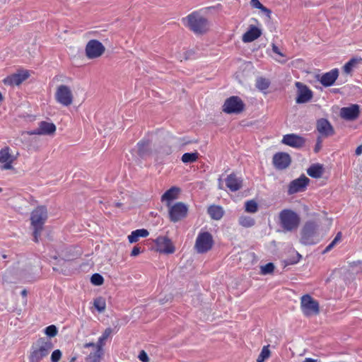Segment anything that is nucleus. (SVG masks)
Masks as SVG:
<instances>
[{
    "instance_id": "5701e85b",
    "label": "nucleus",
    "mask_w": 362,
    "mask_h": 362,
    "mask_svg": "<svg viewBox=\"0 0 362 362\" xmlns=\"http://www.w3.org/2000/svg\"><path fill=\"white\" fill-rule=\"evenodd\" d=\"M339 76L337 69H334L329 72L324 74L320 80V83L325 87L330 86L334 84Z\"/></svg>"
},
{
    "instance_id": "052dcab7",
    "label": "nucleus",
    "mask_w": 362,
    "mask_h": 362,
    "mask_svg": "<svg viewBox=\"0 0 362 362\" xmlns=\"http://www.w3.org/2000/svg\"><path fill=\"white\" fill-rule=\"evenodd\" d=\"M2 192V189H1V188H0V192Z\"/></svg>"
},
{
    "instance_id": "a18cd8bd",
    "label": "nucleus",
    "mask_w": 362,
    "mask_h": 362,
    "mask_svg": "<svg viewBox=\"0 0 362 362\" xmlns=\"http://www.w3.org/2000/svg\"><path fill=\"white\" fill-rule=\"evenodd\" d=\"M139 358L142 362H148L149 358L144 351H141L139 354Z\"/></svg>"
},
{
    "instance_id": "f704fd0d",
    "label": "nucleus",
    "mask_w": 362,
    "mask_h": 362,
    "mask_svg": "<svg viewBox=\"0 0 362 362\" xmlns=\"http://www.w3.org/2000/svg\"><path fill=\"white\" fill-rule=\"evenodd\" d=\"M239 223L243 227L249 228L255 225V221L253 218L247 216H242L239 218Z\"/></svg>"
},
{
    "instance_id": "79ce46f5",
    "label": "nucleus",
    "mask_w": 362,
    "mask_h": 362,
    "mask_svg": "<svg viewBox=\"0 0 362 362\" xmlns=\"http://www.w3.org/2000/svg\"><path fill=\"white\" fill-rule=\"evenodd\" d=\"M45 333L47 337H53L57 335V329L55 325H52L45 328Z\"/></svg>"
},
{
    "instance_id": "dca6fc26",
    "label": "nucleus",
    "mask_w": 362,
    "mask_h": 362,
    "mask_svg": "<svg viewBox=\"0 0 362 362\" xmlns=\"http://www.w3.org/2000/svg\"><path fill=\"white\" fill-rule=\"evenodd\" d=\"M155 243L157 246V250L160 253L173 254L175 252V247L170 239L168 237L159 236L156 239Z\"/></svg>"
},
{
    "instance_id": "ddd939ff",
    "label": "nucleus",
    "mask_w": 362,
    "mask_h": 362,
    "mask_svg": "<svg viewBox=\"0 0 362 362\" xmlns=\"http://www.w3.org/2000/svg\"><path fill=\"white\" fill-rule=\"evenodd\" d=\"M11 149L8 146H5L0 150V168L1 170L13 169L12 163L16 159L17 156L11 155Z\"/></svg>"
},
{
    "instance_id": "4468645a",
    "label": "nucleus",
    "mask_w": 362,
    "mask_h": 362,
    "mask_svg": "<svg viewBox=\"0 0 362 362\" xmlns=\"http://www.w3.org/2000/svg\"><path fill=\"white\" fill-rule=\"evenodd\" d=\"M56 126L52 122L41 121L38 127L28 132L29 135H54L56 132Z\"/></svg>"
},
{
    "instance_id": "49530a36",
    "label": "nucleus",
    "mask_w": 362,
    "mask_h": 362,
    "mask_svg": "<svg viewBox=\"0 0 362 362\" xmlns=\"http://www.w3.org/2000/svg\"><path fill=\"white\" fill-rule=\"evenodd\" d=\"M250 5L252 7L256 8H259L260 10H261V8L263 6V5L260 3V1L259 0H251L250 1Z\"/></svg>"
},
{
    "instance_id": "6e6d98bb",
    "label": "nucleus",
    "mask_w": 362,
    "mask_h": 362,
    "mask_svg": "<svg viewBox=\"0 0 362 362\" xmlns=\"http://www.w3.org/2000/svg\"><path fill=\"white\" fill-rule=\"evenodd\" d=\"M21 293L22 296H23V297H26V296H27V293H28V292H27V291H26L25 289H23V290L21 291Z\"/></svg>"
},
{
    "instance_id": "ea45409f",
    "label": "nucleus",
    "mask_w": 362,
    "mask_h": 362,
    "mask_svg": "<svg viewBox=\"0 0 362 362\" xmlns=\"http://www.w3.org/2000/svg\"><path fill=\"white\" fill-rule=\"evenodd\" d=\"M90 282L95 286H100L104 282V279L100 274H93L90 278Z\"/></svg>"
},
{
    "instance_id": "603ef678",
    "label": "nucleus",
    "mask_w": 362,
    "mask_h": 362,
    "mask_svg": "<svg viewBox=\"0 0 362 362\" xmlns=\"http://www.w3.org/2000/svg\"><path fill=\"white\" fill-rule=\"evenodd\" d=\"M355 153L357 156H359L362 153V145H360L356 148Z\"/></svg>"
},
{
    "instance_id": "6e6552de",
    "label": "nucleus",
    "mask_w": 362,
    "mask_h": 362,
    "mask_svg": "<svg viewBox=\"0 0 362 362\" xmlns=\"http://www.w3.org/2000/svg\"><path fill=\"white\" fill-rule=\"evenodd\" d=\"M213 244L214 240L211 234L209 232H203L198 235L194 247L198 253L202 254L210 250Z\"/></svg>"
},
{
    "instance_id": "1a4fd4ad",
    "label": "nucleus",
    "mask_w": 362,
    "mask_h": 362,
    "mask_svg": "<svg viewBox=\"0 0 362 362\" xmlns=\"http://www.w3.org/2000/svg\"><path fill=\"white\" fill-rule=\"evenodd\" d=\"M54 97L58 103L65 107L71 105L74 100L71 88L66 85H60L57 87Z\"/></svg>"
},
{
    "instance_id": "7ed1b4c3",
    "label": "nucleus",
    "mask_w": 362,
    "mask_h": 362,
    "mask_svg": "<svg viewBox=\"0 0 362 362\" xmlns=\"http://www.w3.org/2000/svg\"><path fill=\"white\" fill-rule=\"evenodd\" d=\"M281 227L285 232L296 230L300 222L299 215L291 209H284L279 214Z\"/></svg>"
},
{
    "instance_id": "b1692460",
    "label": "nucleus",
    "mask_w": 362,
    "mask_h": 362,
    "mask_svg": "<svg viewBox=\"0 0 362 362\" xmlns=\"http://www.w3.org/2000/svg\"><path fill=\"white\" fill-rule=\"evenodd\" d=\"M180 189L177 187H172L167 190L161 197V201L166 202V206L170 207L171 202L178 197Z\"/></svg>"
},
{
    "instance_id": "864d4df0",
    "label": "nucleus",
    "mask_w": 362,
    "mask_h": 362,
    "mask_svg": "<svg viewBox=\"0 0 362 362\" xmlns=\"http://www.w3.org/2000/svg\"><path fill=\"white\" fill-rule=\"evenodd\" d=\"M341 239V233H338L332 241H335V244Z\"/></svg>"
},
{
    "instance_id": "c85d7f7f",
    "label": "nucleus",
    "mask_w": 362,
    "mask_h": 362,
    "mask_svg": "<svg viewBox=\"0 0 362 362\" xmlns=\"http://www.w3.org/2000/svg\"><path fill=\"white\" fill-rule=\"evenodd\" d=\"M324 173V168L321 164H313L308 170L307 173L313 178H320Z\"/></svg>"
},
{
    "instance_id": "e433bc0d",
    "label": "nucleus",
    "mask_w": 362,
    "mask_h": 362,
    "mask_svg": "<svg viewBox=\"0 0 362 362\" xmlns=\"http://www.w3.org/2000/svg\"><path fill=\"white\" fill-rule=\"evenodd\" d=\"M270 82L268 79L259 77L256 81V88L259 90H264L269 87Z\"/></svg>"
},
{
    "instance_id": "a19ab883",
    "label": "nucleus",
    "mask_w": 362,
    "mask_h": 362,
    "mask_svg": "<svg viewBox=\"0 0 362 362\" xmlns=\"http://www.w3.org/2000/svg\"><path fill=\"white\" fill-rule=\"evenodd\" d=\"M274 264L272 262L267 263L264 266L261 267V274L266 275L272 274L274 270Z\"/></svg>"
},
{
    "instance_id": "2f4dec72",
    "label": "nucleus",
    "mask_w": 362,
    "mask_h": 362,
    "mask_svg": "<svg viewBox=\"0 0 362 362\" xmlns=\"http://www.w3.org/2000/svg\"><path fill=\"white\" fill-rule=\"evenodd\" d=\"M155 152L157 155L163 157L170 155L173 152V150L171 146L169 144L165 143L158 145L155 148Z\"/></svg>"
},
{
    "instance_id": "4d7b16f0",
    "label": "nucleus",
    "mask_w": 362,
    "mask_h": 362,
    "mask_svg": "<svg viewBox=\"0 0 362 362\" xmlns=\"http://www.w3.org/2000/svg\"><path fill=\"white\" fill-rule=\"evenodd\" d=\"M297 255H298V260L294 261V262H288L287 264H294V263L298 262V260H299V258H300V257H301V255H300V254H298V253H297Z\"/></svg>"
},
{
    "instance_id": "aec40b11",
    "label": "nucleus",
    "mask_w": 362,
    "mask_h": 362,
    "mask_svg": "<svg viewBox=\"0 0 362 362\" xmlns=\"http://www.w3.org/2000/svg\"><path fill=\"white\" fill-rule=\"evenodd\" d=\"M360 113L359 106L356 104L349 107H342L340 110V116L346 120L352 121L358 118Z\"/></svg>"
},
{
    "instance_id": "9b49d317",
    "label": "nucleus",
    "mask_w": 362,
    "mask_h": 362,
    "mask_svg": "<svg viewBox=\"0 0 362 362\" xmlns=\"http://www.w3.org/2000/svg\"><path fill=\"white\" fill-rule=\"evenodd\" d=\"M86 55L88 59L98 58L105 51L104 45L97 40H90L86 46Z\"/></svg>"
},
{
    "instance_id": "09e8293b",
    "label": "nucleus",
    "mask_w": 362,
    "mask_h": 362,
    "mask_svg": "<svg viewBox=\"0 0 362 362\" xmlns=\"http://www.w3.org/2000/svg\"><path fill=\"white\" fill-rule=\"evenodd\" d=\"M335 241H332L325 249L324 253L329 252L331 250L335 245Z\"/></svg>"
},
{
    "instance_id": "20e7f679",
    "label": "nucleus",
    "mask_w": 362,
    "mask_h": 362,
    "mask_svg": "<svg viewBox=\"0 0 362 362\" xmlns=\"http://www.w3.org/2000/svg\"><path fill=\"white\" fill-rule=\"evenodd\" d=\"M188 26L197 34H202L208 30V21L197 12L189 14L187 17Z\"/></svg>"
},
{
    "instance_id": "f8f14e48",
    "label": "nucleus",
    "mask_w": 362,
    "mask_h": 362,
    "mask_svg": "<svg viewBox=\"0 0 362 362\" xmlns=\"http://www.w3.org/2000/svg\"><path fill=\"white\" fill-rule=\"evenodd\" d=\"M310 179L305 175H301L300 177L292 180L288 187V194L289 195L303 192L309 184Z\"/></svg>"
},
{
    "instance_id": "cd10ccee",
    "label": "nucleus",
    "mask_w": 362,
    "mask_h": 362,
    "mask_svg": "<svg viewBox=\"0 0 362 362\" xmlns=\"http://www.w3.org/2000/svg\"><path fill=\"white\" fill-rule=\"evenodd\" d=\"M207 212L214 220H220L224 214L223 208L217 205L210 206L208 208Z\"/></svg>"
},
{
    "instance_id": "bb28decb",
    "label": "nucleus",
    "mask_w": 362,
    "mask_h": 362,
    "mask_svg": "<svg viewBox=\"0 0 362 362\" xmlns=\"http://www.w3.org/2000/svg\"><path fill=\"white\" fill-rule=\"evenodd\" d=\"M138 154L140 157L150 156L152 153L149 140H141L137 144Z\"/></svg>"
},
{
    "instance_id": "473e14b6",
    "label": "nucleus",
    "mask_w": 362,
    "mask_h": 362,
    "mask_svg": "<svg viewBox=\"0 0 362 362\" xmlns=\"http://www.w3.org/2000/svg\"><path fill=\"white\" fill-rule=\"evenodd\" d=\"M93 351L90 352L85 359V362H100L103 350L98 348H92Z\"/></svg>"
},
{
    "instance_id": "39448f33",
    "label": "nucleus",
    "mask_w": 362,
    "mask_h": 362,
    "mask_svg": "<svg viewBox=\"0 0 362 362\" xmlns=\"http://www.w3.org/2000/svg\"><path fill=\"white\" fill-rule=\"evenodd\" d=\"M318 225L313 221L305 222L300 232V243L303 245H313L316 235Z\"/></svg>"
},
{
    "instance_id": "4c0bfd02",
    "label": "nucleus",
    "mask_w": 362,
    "mask_h": 362,
    "mask_svg": "<svg viewBox=\"0 0 362 362\" xmlns=\"http://www.w3.org/2000/svg\"><path fill=\"white\" fill-rule=\"evenodd\" d=\"M270 351L269 349V346H263L258 358L257 359V362H264V360L268 358L270 356Z\"/></svg>"
},
{
    "instance_id": "a878e982",
    "label": "nucleus",
    "mask_w": 362,
    "mask_h": 362,
    "mask_svg": "<svg viewBox=\"0 0 362 362\" xmlns=\"http://www.w3.org/2000/svg\"><path fill=\"white\" fill-rule=\"evenodd\" d=\"M112 332V329L110 327H108V328L105 329V330L104 331L103 334L99 337L97 344H95V343H93V342L86 343V344H85L83 345V348L88 349V348H90V347H91V348H98V347H100V349L101 350H103L102 349V346L104 344V341L110 337V335L111 334Z\"/></svg>"
},
{
    "instance_id": "f3484780",
    "label": "nucleus",
    "mask_w": 362,
    "mask_h": 362,
    "mask_svg": "<svg viewBox=\"0 0 362 362\" xmlns=\"http://www.w3.org/2000/svg\"><path fill=\"white\" fill-rule=\"evenodd\" d=\"M281 142L291 147L300 148L305 145V139L304 137L296 134H288L284 136Z\"/></svg>"
},
{
    "instance_id": "4be33fe9",
    "label": "nucleus",
    "mask_w": 362,
    "mask_h": 362,
    "mask_svg": "<svg viewBox=\"0 0 362 362\" xmlns=\"http://www.w3.org/2000/svg\"><path fill=\"white\" fill-rule=\"evenodd\" d=\"M226 184L231 192H236L242 188L243 180L233 173L226 177Z\"/></svg>"
},
{
    "instance_id": "423d86ee",
    "label": "nucleus",
    "mask_w": 362,
    "mask_h": 362,
    "mask_svg": "<svg viewBox=\"0 0 362 362\" xmlns=\"http://www.w3.org/2000/svg\"><path fill=\"white\" fill-rule=\"evenodd\" d=\"M245 105L243 100L238 96H230L228 98L222 107L223 112L227 114H240L245 110Z\"/></svg>"
},
{
    "instance_id": "8fccbe9b",
    "label": "nucleus",
    "mask_w": 362,
    "mask_h": 362,
    "mask_svg": "<svg viewBox=\"0 0 362 362\" xmlns=\"http://www.w3.org/2000/svg\"><path fill=\"white\" fill-rule=\"evenodd\" d=\"M272 50L274 53H276L281 57L284 56L283 54L281 52L280 49H279V47L274 44L272 45Z\"/></svg>"
},
{
    "instance_id": "c03bdc74",
    "label": "nucleus",
    "mask_w": 362,
    "mask_h": 362,
    "mask_svg": "<svg viewBox=\"0 0 362 362\" xmlns=\"http://www.w3.org/2000/svg\"><path fill=\"white\" fill-rule=\"evenodd\" d=\"M322 137L318 136L317 138V141H316V144H315V146L314 148V151L315 153H318L320 151V149L322 148Z\"/></svg>"
},
{
    "instance_id": "37998d69",
    "label": "nucleus",
    "mask_w": 362,
    "mask_h": 362,
    "mask_svg": "<svg viewBox=\"0 0 362 362\" xmlns=\"http://www.w3.org/2000/svg\"><path fill=\"white\" fill-rule=\"evenodd\" d=\"M62 353L59 349L54 350L50 357L51 362H59L62 358Z\"/></svg>"
},
{
    "instance_id": "9d476101",
    "label": "nucleus",
    "mask_w": 362,
    "mask_h": 362,
    "mask_svg": "<svg viewBox=\"0 0 362 362\" xmlns=\"http://www.w3.org/2000/svg\"><path fill=\"white\" fill-rule=\"evenodd\" d=\"M187 211V206L183 202H177L173 205L170 204L168 207L169 218L172 222L176 223L185 218Z\"/></svg>"
},
{
    "instance_id": "5fc2aeb1",
    "label": "nucleus",
    "mask_w": 362,
    "mask_h": 362,
    "mask_svg": "<svg viewBox=\"0 0 362 362\" xmlns=\"http://www.w3.org/2000/svg\"><path fill=\"white\" fill-rule=\"evenodd\" d=\"M303 362H316L315 359L311 358H306Z\"/></svg>"
},
{
    "instance_id": "412c9836",
    "label": "nucleus",
    "mask_w": 362,
    "mask_h": 362,
    "mask_svg": "<svg viewBox=\"0 0 362 362\" xmlns=\"http://www.w3.org/2000/svg\"><path fill=\"white\" fill-rule=\"evenodd\" d=\"M317 130L323 136L328 137L334 134V129L330 122L324 118H321L317 121Z\"/></svg>"
},
{
    "instance_id": "393cba45",
    "label": "nucleus",
    "mask_w": 362,
    "mask_h": 362,
    "mask_svg": "<svg viewBox=\"0 0 362 362\" xmlns=\"http://www.w3.org/2000/svg\"><path fill=\"white\" fill-rule=\"evenodd\" d=\"M262 35V31L258 28L251 25L249 30L243 35L244 42H251L257 39Z\"/></svg>"
},
{
    "instance_id": "c756f323",
    "label": "nucleus",
    "mask_w": 362,
    "mask_h": 362,
    "mask_svg": "<svg viewBox=\"0 0 362 362\" xmlns=\"http://www.w3.org/2000/svg\"><path fill=\"white\" fill-rule=\"evenodd\" d=\"M359 64H362L361 57H353L343 66L344 73L349 74L352 72L353 69L356 67Z\"/></svg>"
},
{
    "instance_id": "2eb2a0df",
    "label": "nucleus",
    "mask_w": 362,
    "mask_h": 362,
    "mask_svg": "<svg viewBox=\"0 0 362 362\" xmlns=\"http://www.w3.org/2000/svg\"><path fill=\"white\" fill-rule=\"evenodd\" d=\"M30 76V74L26 70H22L18 73L8 76L3 80V82L6 86H14L21 85Z\"/></svg>"
},
{
    "instance_id": "a211bd4d",
    "label": "nucleus",
    "mask_w": 362,
    "mask_h": 362,
    "mask_svg": "<svg viewBox=\"0 0 362 362\" xmlns=\"http://www.w3.org/2000/svg\"><path fill=\"white\" fill-rule=\"evenodd\" d=\"M291 163V158L287 153H276L273 156V163L278 170H284L287 168Z\"/></svg>"
},
{
    "instance_id": "13d9d810",
    "label": "nucleus",
    "mask_w": 362,
    "mask_h": 362,
    "mask_svg": "<svg viewBox=\"0 0 362 362\" xmlns=\"http://www.w3.org/2000/svg\"><path fill=\"white\" fill-rule=\"evenodd\" d=\"M76 356H73V357H71V358H70L69 362H75V361H76Z\"/></svg>"
},
{
    "instance_id": "f257e3e1",
    "label": "nucleus",
    "mask_w": 362,
    "mask_h": 362,
    "mask_svg": "<svg viewBox=\"0 0 362 362\" xmlns=\"http://www.w3.org/2000/svg\"><path fill=\"white\" fill-rule=\"evenodd\" d=\"M54 344L51 339L45 337L39 338L32 345L29 356L30 362H40L47 357L53 349Z\"/></svg>"
},
{
    "instance_id": "bf43d9fd",
    "label": "nucleus",
    "mask_w": 362,
    "mask_h": 362,
    "mask_svg": "<svg viewBox=\"0 0 362 362\" xmlns=\"http://www.w3.org/2000/svg\"><path fill=\"white\" fill-rule=\"evenodd\" d=\"M115 206L119 207L121 206V203L117 202L115 203Z\"/></svg>"
},
{
    "instance_id": "de8ad7c7",
    "label": "nucleus",
    "mask_w": 362,
    "mask_h": 362,
    "mask_svg": "<svg viewBox=\"0 0 362 362\" xmlns=\"http://www.w3.org/2000/svg\"><path fill=\"white\" fill-rule=\"evenodd\" d=\"M140 252H141V247L135 246L133 247V249L132 250L131 256H132V257L137 256Z\"/></svg>"
},
{
    "instance_id": "58836bf2",
    "label": "nucleus",
    "mask_w": 362,
    "mask_h": 362,
    "mask_svg": "<svg viewBox=\"0 0 362 362\" xmlns=\"http://www.w3.org/2000/svg\"><path fill=\"white\" fill-rule=\"evenodd\" d=\"M245 211L249 213H255L258 210L257 203L255 200L245 202Z\"/></svg>"
},
{
    "instance_id": "72a5a7b5",
    "label": "nucleus",
    "mask_w": 362,
    "mask_h": 362,
    "mask_svg": "<svg viewBox=\"0 0 362 362\" xmlns=\"http://www.w3.org/2000/svg\"><path fill=\"white\" fill-rule=\"evenodd\" d=\"M199 158V153L197 152L194 153H185L182 156V161L184 163H192L195 162Z\"/></svg>"
},
{
    "instance_id": "7c9ffc66",
    "label": "nucleus",
    "mask_w": 362,
    "mask_h": 362,
    "mask_svg": "<svg viewBox=\"0 0 362 362\" xmlns=\"http://www.w3.org/2000/svg\"><path fill=\"white\" fill-rule=\"evenodd\" d=\"M149 233L146 229H137L132 232L128 236V240L130 243H136L139 240L140 237L145 238L148 235Z\"/></svg>"
},
{
    "instance_id": "3c124183",
    "label": "nucleus",
    "mask_w": 362,
    "mask_h": 362,
    "mask_svg": "<svg viewBox=\"0 0 362 362\" xmlns=\"http://www.w3.org/2000/svg\"><path fill=\"white\" fill-rule=\"evenodd\" d=\"M261 11L262 12H264L267 16V17L270 18V16L272 13V11L270 9H269L267 7H265L264 6H263L262 8H261Z\"/></svg>"
},
{
    "instance_id": "6ab92c4d",
    "label": "nucleus",
    "mask_w": 362,
    "mask_h": 362,
    "mask_svg": "<svg viewBox=\"0 0 362 362\" xmlns=\"http://www.w3.org/2000/svg\"><path fill=\"white\" fill-rule=\"evenodd\" d=\"M296 86L298 88V95L296 103L298 104L309 102L313 98V92L300 82H296Z\"/></svg>"
},
{
    "instance_id": "c9c22d12",
    "label": "nucleus",
    "mask_w": 362,
    "mask_h": 362,
    "mask_svg": "<svg viewBox=\"0 0 362 362\" xmlns=\"http://www.w3.org/2000/svg\"><path fill=\"white\" fill-rule=\"evenodd\" d=\"M93 305L99 313H103L106 308L105 300L103 297H98L94 300Z\"/></svg>"
},
{
    "instance_id": "0eeeda50",
    "label": "nucleus",
    "mask_w": 362,
    "mask_h": 362,
    "mask_svg": "<svg viewBox=\"0 0 362 362\" xmlns=\"http://www.w3.org/2000/svg\"><path fill=\"white\" fill-rule=\"evenodd\" d=\"M300 308L305 316L315 315L320 313L319 303L309 294L303 295L301 297Z\"/></svg>"
},
{
    "instance_id": "f03ea898",
    "label": "nucleus",
    "mask_w": 362,
    "mask_h": 362,
    "mask_svg": "<svg viewBox=\"0 0 362 362\" xmlns=\"http://www.w3.org/2000/svg\"><path fill=\"white\" fill-rule=\"evenodd\" d=\"M47 217V210L44 206H37L31 212L30 221L33 228L34 241L36 243L38 242V237L43 230Z\"/></svg>"
}]
</instances>
